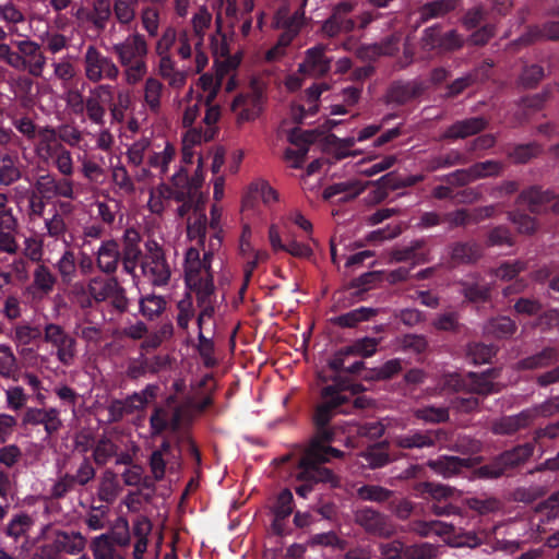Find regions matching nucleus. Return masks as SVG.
Listing matches in <instances>:
<instances>
[{
	"mask_svg": "<svg viewBox=\"0 0 559 559\" xmlns=\"http://www.w3.org/2000/svg\"><path fill=\"white\" fill-rule=\"evenodd\" d=\"M343 390V386L329 385L322 391L323 401L314 414L318 432L304 454L300 476L314 471L319 473L321 479H326L330 477V469L322 467L321 464L328 462L330 457L341 456L338 450L326 444L332 440V432L325 426L332 418L333 411L346 400V396L342 394Z\"/></svg>",
	"mask_w": 559,
	"mask_h": 559,
	"instance_id": "1",
	"label": "nucleus"
},
{
	"mask_svg": "<svg viewBox=\"0 0 559 559\" xmlns=\"http://www.w3.org/2000/svg\"><path fill=\"white\" fill-rule=\"evenodd\" d=\"M212 254L204 253L203 259L197 248H189L185 257V276L187 286L198 296L201 312L198 318L200 325L213 313L212 295L214 290L210 259Z\"/></svg>",
	"mask_w": 559,
	"mask_h": 559,
	"instance_id": "2",
	"label": "nucleus"
},
{
	"mask_svg": "<svg viewBox=\"0 0 559 559\" xmlns=\"http://www.w3.org/2000/svg\"><path fill=\"white\" fill-rule=\"evenodd\" d=\"M111 51L123 68V76L129 85H135L147 72V43L139 33L130 34L124 40L112 46Z\"/></svg>",
	"mask_w": 559,
	"mask_h": 559,
	"instance_id": "3",
	"label": "nucleus"
},
{
	"mask_svg": "<svg viewBox=\"0 0 559 559\" xmlns=\"http://www.w3.org/2000/svg\"><path fill=\"white\" fill-rule=\"evenodd\" d=\"M304 25V12L296 11L293 15H288L287 8H281L274 17V26L283 28L284 32L278 37L276 44L265 52V60L274 62L285 56L287 47L299 33Z\"/></svg>",
	"mask_w": 559,
	"mask_h": 559,
	"instance_id": "4",
	"label": "nucleus"
},
{
	"mask_svg": "<svg viewBox=\"0 0 559 559\" xmlns=\"http://www.w3.org/2000/svg\"><path fill=\"white\" fill-rule=\"evenodd\" d=\"M214 134V128H205L204 131L198 128H191L182 136V160L186 164H192L194 157H197L198 167L193 176L195 186L202 185L204 181V155L197 151V147L203 142L212 140Z\"/></svg>",
	"mask_w": 559,
	"mask_h": 559,
	"instance_id": "5",
	"label": "nucleus"
},
{
	"mask_svg": "<svg viewBox=\"0 0 559 559\" xmlns=\"http://www.w3.org/2000/svg\"><path fill=\"white\" fill-rule=\"evenodd\" d=\"M144 276L154 286H165L170 278V266L164 258L162 248L155 241L146 243V254L142 261Z\"/></svg>",
	"mask_w": 559,
	"mask_h": 559,
	"instance_id": "6",
	"label": "nucleus"
},
{
	"mask_svg": "<svg viewBox=\"0 0 559 559\" xmlns=\"http://www.w3.org/2000/svg\"><path fill=\"white\" fill-rule=\"evenodd\" d=\"M84 72L91 82H99L104 79L116 80L119 68L111 58L103 55L95 46H88L84 53Z\"/></svg>",
	"mask_w": 559,
	"mask_h": 559,
	"instance_id": "7",
	"label": "nucleus"
},
{
	"mask_svg": "<svg viewBox=\"0 0 559 559\" xmlns=\"http://www.w3.org/2000/svg\"><path fill=\"white\" fill-rule=\"evenodd\" d=\"M263 105V85L252 82L248 93L237 96L231 105V110L238 123L249 122L257 119Z\"/></svg>",
	"mask_w": 559,
	"mask_h": 559,
	"instance_id": "8",
	"label": "nucleus"
},
{
	"mask_svg": "<svg viewBox=\"0 0 559 559\" xmlns=\"http://www.w3.org/2000/svg\"><path fill=\"white\" fill-rule=\"evenodd\" d=\"M533 454V447L524 444L507 451L501 454L490 465L483 466L478 469V475L485 478H497L503 475L509 468H512L524 462Z\"/></svg>",
	"mask_w": 559,
	"mask_h": 559,
	"instance_id": "9",
	"label": "nucleus"
},
{
	"mask_svg": "<svg viewBox=\"0 0 559 559\" xmlns=\"http://www.w3.org/2000/svg\"><path fill=\"white\" fill-rule=\"evenodd\" d=\"M17 56L22 63L16 68L19 71L26 70L33 76H41L47 59L40 49L39 44L28 38L14 41Z\"/></svg>",
	"mask_w": 559,
	"mask_h": 559,
	"instance_id": "10",
	"label": "nucleus"
},
{
	"mask_svg": "<svg viewBox=\"0 0 559 559\" xmlns=\"http://www.w3.org/2000/svg\"><path fill=\"white\" fill-rule=\"evenodd\" d=\"M496 378V371L481 374L469 373L464 379H461L459 374H451L447 380V385L455 391L466 389L477 394H489L499 390V384L493 382Z\"/></svg>",
	"mask_w": 559,
	"mask_h": 559,
	"instance_id": "11",
	"label": "nucleus"
},
{
	"mask_svg": "<svg viewBox=\"0 0 559 559\" xmlns=\"http://www.w3.org/2000/svg\"><path fill=\"white\" fill-rule=\"evenodd\" d=\"M85 544L86 540L80 533H59L55 539V546L43 547L40 554L33 559H56L58 551L76 555L85 548Z\"/></svg>",
	"mask_w": 559,
	"mask_h": 559,
	"instance_id": "12",
	"label": "nucleus"
},
{
	"mask_svg": "<svg viewBox=\"0 0 559 559\" xmlns=\"http://www.w3.org/2000/svg\"><path fill=\"white\" fill-rule=\"evenodd\" d=\"M45 340L57 350L58 359L61 364L69 366L75 356V341L66 334L60 326L49 324L45 330Z\"/></svg>",
	"mask_w": 559,
	"mask_h": 559,
	"instance_id": "13",
	"label": "nucleus"
},
{
	"mask_svg": "<svg viewBox=\"0 0 559 559\" xmlns=\"http://www.w3.org/2000/svg\"><path fill=\"white\" fill-rule=\"evenodd\" d=\"M331 59L325 56V47L318 45L306 50L305 59L299 64V73L307 76H321L329 72Z\"/></svg>",
	"mask_w": 559,
	"mask_h": 559,
	"instance_id": "14",
	"label": "nucleus"
},
{
	"mask_svg": "<svg viewBox=\"0 0 559 559\" xmlns=\"http://www.w3.org/2000/svg\"><path fill=\"white\" fill-rule=\"evenodd\" d=\"M186 181V176L178 173L173 177V183L175 188H170L166 185H160L153 189L150 194L147 205L151 212L159 214L165 209V203L174 198L176 200H183L185 192L179 190L178 185Z\"/></svg>",
	"mask_w": 559,
	"mask_h": 559,
	"instance_id": "15",
	"label": "nucleus"
},
{
	"mask_svg": "<svg viewBox=\"0 0 559 559\" xmlns=\"http://www.w3.org/2000/svg\"><path fill=\"white\" fill-rule=\"evenodd\" d=\"M112 99V87L104 84L95 87L86 99V112L88 118L95 123H103L105 116V105Z\"/></svg>",
	"mask_w": 559,
	"mask_h": 559,
	"instance_id": "16",
	"label": "nucleus"
},
{
	"mask_svg": "<svg viewBox=\"0 0 559 559\" xmlns=\"http://www.w3.org/2000/svg\"><path fill=\"white\" fill-rule=\"evenodd\" d=\"M352 9L350 3H341L337 5L332 16L323 24V33L326 36L333 37L341 33L352 31L355 26V22L346 16Z\"/></svg>",
	"mask_w": 559,
	"mask_h": 559,
	"instance_id": "17",
	"label": "nucleus"
},
{
	"mask_svg": "<svg viewBox=\"0 0 559 559\" xmlns=\"http://www.w3.org/2000/svg\"><path fill=\"white\" fill-rule=\"evenodd\" d=\"M521 204L527 205L531 212H538L547 204L554 212H559V195L555 197L548 191L532 188L521 194Z\"/></svg>",
	"mask_w": 559,
	"mask_h": 559,
	"instance_id": "18",
	"label": "nucleus"
},
{
	"mask_svg": "<svg viewBox=\"0 0 559 559\" xmlns=\"http://www.w3.org/2000/svg\"><path fill=\"white\" fill-rule=\"evenodd\" d=\"M16 219L10 210H0V250L7 253H15L17 243L13 236Z\"/></svg>",
	"mask_w": 559,
	"mask_h": 559,
	"instance_id": "19",
	"label": "nucleus"
},
{
	"mask_svg": "<svg viewBox=\"0 0 559 559\" xmlns=\"http://www.w3.org/2000/svg\"><path fill=\"white\" fill-rule=\"evenodd\" d=\"M36 153L39 158L49 162L52 155L63 147L57 133L52 129H40L37 132Z\"/></svg>",
	"mask_w": 559,
	"mask_h": 559,
	"instance_id": "20",
	"label": "nucleus"
},
{
	"mask_svg": "<svg viewBox=\"0 0 559 559\" xmlns=\"http://www.w3.org/2000/svg\"><path fill=\"white\" fill-rule=\"evenodd\" d=\"M204 105H206L205 100L195 95L191 88L178 103V109L182 112V124L185 127L192 126Z\"/></svg>",
	"mask_w": 559,
	"mask_h": 559,
	"instance_id": "21",
	"label": "nucleus"
},
{
	"mask_svg": "<svg viewBox=\"0 0 559 559\" xmlns=\"http://www.w3.org/2000/svg\"><path fill=\"white\" fill-rule=\"evenodd\" d=\"M366 188V185L358 180H349L345 182L334 183L328 187L323 192L325 200H331L340 195V201H347L356 198Z\"/></svg>",
	"mask_w": 559,
	"mask_h": 559,
	"instance_id": "22",
	"label": "nucleus"
},
{
	"mask_svg": "<svg viewBox=\"0 0 559 559\" xmlns=\"http://www.w3.org/2000/svg\"><path fill=\"white\" fill-rule=\"evenodd\" d=\"M140 235L134 229H127L124 233V250L122 263L123 267L128 273L134 271L139 258L141 255V249L139 248Z\"/></svg>",
	"mask_w": 559,
	"mask_h": 559,
	"instance_id": "23",
	"label": "nucleus"
},
{
	"mask_svg": "<svg viewBox=\"0 0 559 559\" xmlns=\"http://www.w3.org/2000/svg\"><path fill=\"white\" fill-rule=\"evenodd\" d=\"M179 426V413L166 408H158L151 417V428L154 435L164 430H176Z\"/></svg>",
	"mask_w": 559,
	"mask_h": 559,
	"instance_id": "24",
	"label": "nucleus"
},
{
	"mask_svg": "<svg viewBox=\"0 0 559 559\" xmlns=\"http://www.w3.org/2000/svg\"><path fill=\"white\" fill-rule=\"evenodd\" d=\"M471 465L472 459H461L457 456H445L437 461L429 462V466L444 477H450L460 473L462 468L469 467Z\"/></svg>",
	"mask_w": 559,
	"mask_h": 559,
	"instance_id": "25",
	"label": "nucleus"
},
{
	"mask_svg": "<svg viewBox=\"0 0 559 559\" xmlns=\"http://www.w3.org/2000/svg\"><path fill=\"white\" fill-rule=\"evenodd\" d=\"M119 259V247L115 241H106L98 249L97 263L99 269L104 272H114L118 265Z\"/></svg>",
	"mask_w": 559,
	"mask_h": 559,
	"instance_id": "26",
	"label": "nucleus"
},
{
	"mask_svg": "<svg viewBox=\"0 0 559 559\" xmlns=\"http://www.w3.org/2000/svg\"><path fill=\"white\" fill-rule=\"evenodd\" d=\"M118 289L119 285L114 278L96 277L88 284V293L96 301L114 297Z\"/></svg>",
	"mask_w": 559,
	"mask_h": 559,
	"instance_id": "27",
	"label": "nucleus"
},
{
	"mask_svg": "<svg viewBox=\"0 0 559 559\" xmlns=\"http://www.w3.org/2000/svg\"><path fill=\"white\" fill-rule=\"evenodd\" d=\"M0 19L7 24L9 33L20 35L19 25L26 20L23 11L13 2L0 3Z\"/></svg>",
	"mask_w": 559,
	"mask_h": 559,
	"instance_id": "28",
	"label": "nucleus"
},
{
	"mask_svg": "<svg viewBox=\"0 0 559 559\" xmlns=\"http://www.w3.org/2000/svg\"><path fill=\"white\" fill-rule=\"evenodd\" d=\"M486 126V121L483 118H471L463 121H459L449 128L445 136L459 139L473 135Z\"/></svg>",
	"mask_w": 559,
	"mask_h": 559,
	"instance_id": "29",
	"label": "nucleus"
},
{
	"mask_svg": "<svg viewBox=\"0 0 559 559\" xmlns=\"http://www.w3.org/2000/svg\"><path fill=\"white\" fill-rule=\"evenodd\" d=\"M455 8L452 0H437L421 7L416 13L419 23L427 22L430 19L442 16Z\"/></svg>",
	"mask_w": 559,
	"mask_h": 559,
	"instance_id": "30",
	"label": "nucleus"
},
{
	"mask_svg": "<svg viewBox=\"0 0 559 559\" xmlns=\"http://www.w3.org/2000/svg\"><path fill=\"white\" fill-rule=\"evenodd\" d=\"M533 419V412L524 411L516 416L504 417L495 424L497 433H512L518 429L525 427Z\"/></svg>",
	"mask_w": 559,
	"mask_h": 559,
	"instance_id": "31",
	"label": "nucleus"
},
{
	"mask_svg": "<svg viewBox=\"0 0 559 559\" xmlns=\"http://www.w3.org/2000/svg\"><path fill=\"white\" fill-rule=\"evenodd\" d=\"M121 491V486L116 475L109 471L105 472L98 488V497L104 502H112Z\"/></svg>",
	"mask_w": 559,
	"mask_h": 559,
	"instance_id": "32",
	"label": "nucleus"
},
{
	"mask_svg": "<svg viewBox=\"0 0 559 559\" xmlns=\"http://www.w3.org/2000/svg\"><path fill=\"white\" fill-rule=\"evenodd\" d=\"M420 87L416 83L394 84L389 93L388 100L395 104H404L420 93Z\"/></svg>",
	"mask_w": 559,
	"mask_h": 559,
	"instance_id": "33",
	"label": "nucleus"
},
{
	"mask_svg": "<svg viewBox=\"0 0 559 559\" xmlns=\"http://www.w3.org/2000/svg\"><path fill=\"white\" fill-rule=\"evenodd\" d=\"M62 282L70 283L76 276L75 253L67 247L61 258L55 264Z\"/></svg>",
	"mask_w": 559,
	"mask_h": 559,
	"instance_id": "34",
	"label": "nucleus"
},
{
	"mask_svg": "<svg viewBox=\"0 0 559 559\" xmlns=\"http://www.w3.org/2000/svg\"><path fill=\"white\" fill-rule=\"evenodd\" d=\"M204 197L200 195L194 206V221L188 219V235L191 238H201L205 234L206 216L203 213Z\"/></svg>",
	"mask_w": 559,
	"mask_h": 559,
	"instance_id": "35",
	"label": "nucleus"
},
{
	"mask_svg": "<svg viewBox=\"0 0 559 559\" xmlns=\"http://www.w3.org/2000/svg\"><path fill=\"white\" fill-rule=\"evenodd\" d=\"M21 177L19 167L16 166V156L3 154L0 156V182L11 185Z\"/></svg>",
	"mask_w": 559,
	"mask_h": 559,
	"instance_id": "36",
	"label": "nucleus"
},
{
	"mask_svg": "<svg viewBox=\"0 0 559 559\" xmlns=\"http://www.w3.org/2000/svg\"><path fill=\"white\" fill-rule=\"evenodd\" d=\"M34 525L33 519L27 514L15 515L8 524L7 534L15 540L24 538Z\"/></svg>",
	"mask_w": 559,
	"mask_h": 559,
	"instance_id": "37",
	"label": "nucleus"
},
{
	"mask_svg": "<svg viewBox=\"0 0 559 559\" xmlns=\"http://www.w3.org/2000/svg\"><path fill=\"white\" fill-rule=\"evenodd\" d=\"M397 447L404 449L430 447L435 442V437L430 433L414 432L409 435L397 436L394 439Z\"/></svg>",
	"mask_w": 559,
	"mask_h": 559,
	"instance_id": "38",
	"label": "nucleus"
},
{
	"mask_svg": "<svg viewBox=\"0 0 559 559\" xmlns=\"http://www.w3.org/2000/svg\"><path fill=\"white\" fill-rule=\"evenodd\" d=\"M302 461H304V457L299 461V464H298V467H297V471L295 473V477L300 480V481H305V484L298 486L296 488V492L300 496V497H304L306 498L308 496V493L311 491V484L312 483H317V481H324V483H331V484H334V477H333V474L330 472V477L326 478V479H321L319 477V473L317 472H310V473H307L305 476H300L299 474H301V468H302Z\"/></svg>",
	"mask_w": 559,
	"mask_h": 559,
	"instance_id": "39",
	"label": "nucleus"
},
{
	"mask_svg": "<svg viewBox=\"0 0 559 559\" xmlns=\"http://www.w3.org/2000/svg\"><path fill=\"white\" fill-rule=\"evenodd\" d=\"M328 90L325 84H314L307 91L308 109L307 111L302 107H298V114L296 108H293V115L296 121H301L307 117V112L313 115L317 111V100L321 94Z\"/></svg>",
	"mask_w": 559,
	"mask_h": 559,
	"instance_id": "40",
	"label": "nucleus"
},
{
	"mask_svg": "<svg viewBox=\"0 0 559 559\" xmlns=\"http://www.w3.org/2000/svg\"><path fill=\"white\" fill-rule=\"evenodd\" d=\"M177 52L182 59L191 57L192 51L197 50L202 45V37L192 34L191 32L183 31L178 35Z\"/></svg>",
	"mask_w": 559,
	"mask_h": 559,
	"instance_id": "41",
	"label": "nucleus"
},
{
	"mask_svg": "<svg viewBox=\"0 0 559 559\" xmlns=\"http://www.w3.org/2000/svg\"><path fill=\"white\" fill-rule=\"evenodd\" d=\"M407 559H431L437 556V548L429 543L415 544L405 548L395 549Z\"/></svg>",
	"mask_w": 559,
	"mask_h": 559,
	"instance_id": "42",
	"label": "nucleus"
},
{
	"mask_svg": "<svg viewBox=\"0 0 559 559\" xmlns=\"http://www.w3.org/2000/svg\"><path fill=\"white\" fill-rule=\"evenodd\" d=\"M174 156L175 147L170 143L165 142V145L162 150L154 151L150 155V165L159 169L162 174H165L168 170V166L173 162Z\"/></svg>",
	"mask_w": 559,
	"mask_h": 559,
	"instance_id": "43",
	"label": "nucleus"
},
{
	"mask_svg": "<svg viewBox=\"0 0 559 559\" xmlns=\"http://www.w3.org/2000/svg\"><path fill=\"white\" fill-rule=\"evenodd\" d=\"M163 84L155 78H148L144 84V102L151 110H157L160 106Z\"/></svg>",
	"mask_w": 559,
	"mask_h": 559,
	"instance_id": "44",
	"label": "nucleus"
},
{
	"mask_svg": "<svg viewBox=\"0 0 559 559\" xmlns=\"http://www.w3.org/2000/svg\"><path fill=\"white\" fill-rule=\"evenodd\" d=\"M56 283V277L51 271L45 265H38L34 271L33 285L35 289L41 294H49L52 292Z\"/></svg>",
	"mask_w": 559,
	"mask_h": 559,
	"instance_id": "45",
	"label": "nucleus"
},
{
	"mask_svg": "<svg viewBox=\"0 0 559 559\" xmlns=\"http://www.w3.org/2000/svg\"><path fill=\"white\" fill-rule=\"evenodd\" d=\"M91 548L95 559H112L116 556L112 540L107 534L95 537Z\"/></svg>",
	"mask_w": 559,
	"mask_h": 559,
	"instance_id": "46",
	"label": "nucleus"
},
{
	"mask_svg": "<svg viewBox=\"0 0 559 559\" xmlns=\"http://www.w3.org/2000/svg\"><path fill=\"white\" fill-rule=\"evenodd\" d=\"M374 309L360 307L336 318V323L342 326L352 328L359 322L366 321L374 314Z\"/></svg>",
	"mask_w": 559,
	"mask_h": 559,
	"instance_id": "47",
	"label": "nucleus"
},
{
	"mask_svg": "<svg viewBox=\"0 0 559 559\" xmlns=\"http://www.w3.org/2000/svg\"><path fill=\"white\" fill-rule=\"evenodd\" d=\"M198 88H200L201 92H197L195 95H199L203 100H205V104L209 105L216 97L219 88V82L210 74H203L199 79Z\"/></svg>",
	"mask_w": 559,
	"mask_h": 559,
	"instance_id": "48",
	"label": "nucleus"
},
{
	"mask_svg": "<svg viewBox=\"0 0 559 559\" xmlns=\"http://www.w3.org/2000/svg\"><path fill=\"white\" fill-rule=\"evenodd\" d=\"M139 0H116L114 13L121 24H129L135 16V9Z\"/></svg>",
	"mask_w": 559,
	"mask_h": 559,
	"instance_id": "49",
	"label": "nucleus"
},
{
	"mask_svg": "<svg viewBox=\"0 0 559 559\" xmlns=\"http://www.w3.org/2000/svg\"><path fill=\"white\" fill-rule=\"evenodd\" d=\"M486 331L497 337H507L514 333L515 324L510 318L501 317L490 321L486 325Z\"/></svg>",
	"mask_w": 559,
	"mask_h": 559,
	"instance_id": "50",
	"label": "nucleus"
},
{
	"mask_svg": "<svg viewBox=\"0 0 559 559\" xmlns=\"http://www.w3.org/2000/svg\"><path fill=\"white\" fill-rule=\"evenodd\" d=\"M557 355L552 349H545L542 353L522 360L519 365L522 369H535L546 367L556 361Z\"/></svg>",
	"mask_w": 559,
	"mask_h": 559,
	"instance_id": "51",
	"label": "nucleus"
},
{
	"mask_svg": "<svg viewBox=\"0 0 559 559\" xmlns=\"http://www.w3.org/2000/svg\"><path fill=\"white\" fill-rule=\"evenodd\" d=\"M16 372V359L11 348L0 345V374L5 378H14Z\"/></svg>",
	"mask_w": 559,
	"mask_h": 559,
	"instance_id": "52",
	"label": "nucleus"
},
{
	"mask_svg": "<svg viewBox=\"0 0 559 559\" xmlns=\"http://www.w3.org/2000/svg\"><path fill=\"white\" fill-rule=\"evenodd\" d=\"M168 451L169 443L164 442L162 449L156 450L152 453L150 465L155 479H162L165 475V456Z\"/></svg>",
	"mask_w": 559,
	"mask_h": 559,
	"instance_id": "53",
	"label": "nucleus"
},
{
	"mask_svg": "<svg viewBox=\"0 0 559 559\" xmlns=\"http://www.w3.org/2000/svg\"><path fill=\"white\" fill-rule=\"evenodd\" d=\"M49 162H51L63 176H71L73 174L72 155L64 146L59 150L56 155H52Z\"/></svg>",
	"mask_w": 559,
	"mask_h": 559,
	"instance_id": "54",
	"label": "nucleus"
},
{
	"mask_svg": "<svg viewBox=\"0 0 559 559\" xmlns=\"http://www.w3.org/2000/svg\"><path fill=\"white\" fill-rule=\"evenodd\" d=\"M377 346L378 341L376 338L366 337L346 347L345 354L369 357L376 353Z\"/></svg>",
	"mask_w": 559,
	"mask_h": 559,
	"instance_id": "55",
	"label": "nucleus"
},
{
	"mask_svg": "<svg viewBox=\"0 0 559 559\" xmlns=\"http://www.w3.org/2000/svg\"><path fill=\"white\" fill-rule=\"evenodd\" d=\"M201 186L202 185L195 186L192 178L188 188L181 189L185 192V198L183 200H181L183 202L182 205L178 209L179 216L183 217L190 212V210H194L199 197L202 195L201 193L198 192Z\"/></svg>",
	"mask_w": 559,
	"mask_h": 559,
	"instance_id": "56",
	"label": "nucleus"
},
{
	"mask_svg": "<svg viewBox=\"0 0 559 559\" xmlns=\"http://www.w3.org/2000/svg\"><path fill=\"white\" fill-rule=\"evenodd\" d=\"M178 36L176 31L168 27L164 31L162 36L158 38L155 45V52L158 57L171 56L170 50L177 43Z\"/></svg>",
	"mask_w": 559,
	"mask_h": 559,
	"instance_id": "57",
	"label": "nucleus"
},
{
	"mask_svg": "<svg viewBox=\"0 0 559 559\" xmlns=\"http://www.w3.org/2000/svg\"><path fill=\"white\" fill-rule=\"evenodd\" d=\"M140 306L143 316L152 319L164 310L165 300L160 296H146L141 299Z\"/></svg>",
	"mask_w": 559,
	"mask_h": 559,
	"instance_id": "58",
	"label": "nucleus"
},
{
	"mask_svg": "<svg viewBox=\"0 0 559 559\" xmlns=\"http://www.w3.org/2000/svg\"><path fill=\"white\" fill-rule=\"evenodd\" d=\"M500 168V164L492 160L475 164L468 171V180L497 175Z\"/></svg>",
	"mask_w": 559,
	"mask_h": 559,
	"instance_id": "59",
	"label": "nucleus"
},
{
	"mask_svg": "<svg viewBox=\"0 0 559 559\" xmlns=\"http://www.w3.org/2000/svg\"><path fill=\"white\" fill-rule=\"evenodd\" d=\"M7 405L12 411H19L25 406L27 395L24 389L19 385L9 386L5 390Z\"/></svg>",
	"mask_w": 559,
	"mask_h": 559,
	"instance_id": "60",
	"label": "nucleus"
},
{
	"mask_svg": "<svg viewBox=\"0 0 559 559\" xmlns=\"http://www.w3.org/2000/svg\"><path fill=\"white\" fill-rule=\"evenodd\" d=\"M143 28L150 36H155L159 27V12L154 7H146L141 14Z\"/></svg>",
	"mask_w": 559,
	"mask_h": 559,
	"instance_id": "61",
	"label": "nucleus"
},
{
	"mask_svg": "<svg viewBox=\"0 0 559 559\" xmlns=\"http://www.w3.org/2000/svg\"><path fill=\"white\" fill-rule=\"evenodd\" d=\"M116 445L108 439H102L94 449V460L102 465L107 463L116 454Z\"/></svg>",
	"mask_w": 559,
	"mask_h": 559,
	"instance_id": "62",
	"label": "nucleus"
},
{
	"mask_svg": "<svg viewBox=\"0 0 559 559\" xmlns=\"http://www.w3.org/2000/svg\"><path fill=\"white\" fill-rule=\"evenodd\" d=\"M23 253L34 262H38L43 257V239L38 236H29L24 240Z\"/></svg>",
	"mask_w": 559,
	"mask_h": 559,
	"instance_id": "63",
	"label": "nucleus"
},
{
	"mask_svg": "<svg viewBox=\"0 0 559 559\" xmlns=\"http://www.w3.org/2000/svg\"><path fill=\"white\" fill-rule=\"evenodd\" d=\"M524 269L525 264L521 261L506 262L501 264L497 270H495L491 276L500 278L501 281H510Z\"/></svg>",
	"mask_w": 559,
	"mask_h": 559,
	"instance_id": "64",
	"label": "nucleus"
}]
</instances>
